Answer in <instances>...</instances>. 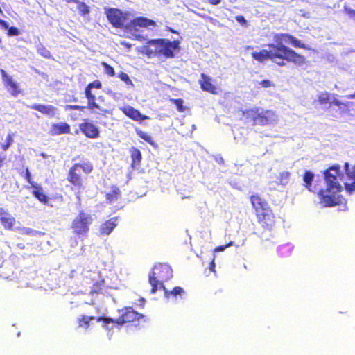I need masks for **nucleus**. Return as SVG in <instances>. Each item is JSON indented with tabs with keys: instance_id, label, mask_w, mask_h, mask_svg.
Wrapping results in <instances>:
<instances>
[{
	"instance_id": "obj_14",
	"label": "nucleus",
	"mask_w": 355,
	"mask_h": 355,
	"mask_svg": "<svg viewBox=\"0 0 355 355\" xmlns=\"http://www.w3.org/2000/svg\"><path fill=\"white\" fill-rule=\"evenodd\" d=\"M81 132L87 138L96 139L99 137L98 128L92 123L85 121L79 125Z\"/></svg>"
},
{
	"instance_id": "obj_39",
	"label": "nucleus",
	"mask_w": 355,
	"mask_h": 355,
	"mask_svg": "<svg viewBox=\"0 0 355 355\" xmlns=\"http://www.w3.org/2000/svg\"><path fill=\"white\" fill-rule=\"evenodd\" d=\"M290 173L288 171L283 172L280 173L279 175V181L282 184H286L289 177H290Z\"/></svg>"
},
{
	"instance_id": "obj_47",
	"label": "nucleus",
	"mask_w": 355,
	"mask_h": 355,
	"mask_svg": "<svg viewBox=\"0 0 355 355\" xmlns=\"http://www.w3.org/2000/svg\"><path fill=\"white\" fill-rule=\"evenodd\" d=\"M232 245V242L230 241L229 243L225 245H219V246H217L215 249H214V251L216 252H218V251H223L227 247H229V246H231Z\"/></svg>"
},
{
	"instance_id": "obj_33",
	"label": "nucleus",
	"mask_w": 355,
	"mask_h": 355,
	"mask_svg": "<svg viewBox=\"0 0 355 355\" xmlns=\"http://www.w3.org/2000/svg\"><path fill=\"white\" fill-rule=\"evenodd\" d=\"M101 65L104 68V72L110 77H113L115 76V71L114 68L107 64L106 62H101Z\"/></svg>"
},
{
	"instance_id": "obj_28",
	"label": "nucleus",
	"mask_w": 355,
	"mask_h": 355,
	"mask_svg": "<svg viewBox=\"0 0 355 355\" xmlns=\"http://www.w3.org/2000/svg\"><path fill=\"white\" fill-rule=\"evenodd\" d=\"M136 134L137 135L140 137L141 139H144L145 141H146L148 144L151 145L153 147H156L157 144L153 141V137L148 135V133L144 132L143 130L140 129H136Z\"/></svg>"
},
{
	"instance_id": "obj_37",
	"label": "nucleus",
	"mask_w": 355,
	"mask_h": 355,
	"mask_svg": "<svg viewBox=\"0 0 355 355\" xmlns=\"http://www.w3.org/2000/svg\"><path fill=\"white\" fill-rule=\"evenodd\" d=\"M13 142V139L12 137V136L10 135H8L6 138V141L5 143L2 144H1V149L4 151H6L9 147L12 145Z\"/></svg>"
},
{
	"instance_id": "obj_45",
	"label": "nucleus",
	"mask_w": 355,
	"mask_h": 355,
	"mask_svg": "<svg viewBox=\"0 0 355 355\" xmlns=\"http://www.w3.org/2000/svg\"><path fill=\"white\" fill-rule=\"evenodd\" d=\"M237 22L243 26H247V21L243 15H237L235 17Z\"/></svg>"
},
{
	"instance_id": "obj_3",
	"label": "nucleus",
	"mask_w": 355,
	"mask_h": 355,
	"mask_svg": "<svg viewBox=\"0 0 355 355\" xmlns=\"http://www.w3.org/2000/svg\"><path fill=\"white\" fill-rule=\"evenodd\" d=\"M345 175L341 171L340 166L336 164L330 166L324 172V180L329 192L340 193L345 189L349 193L355 191V165L349 167L348 162L345 164Z\"/></svg>"
},
{
	"instance_id": "obj_27",
	"label": "nucleus",
	"mask_w": 355,
	"mask_h": 355,
	"mask_svg": "<svg viewBox=\"0 0 355 355\" xmlns=\"http://www.w3.org/2000/svg\"><path fill=\"white\" fill-rule=\"evenodd\" d=\"M105 280L102 278H98L95 280L91 286L90 293L91 294H98L101 293L104 287Z\"/></svg>"
},
{
	"instance_id": "obj_32",
	"label": "nucleus",
	"mask_w": 355,
	"mask_h": 355,
	"mask_svg": "<svg viewBox=\"0 0 355 355\" xmlns=\"http://www.w3.org/2000/svg\"><path fill=\"white\" fill-rule=\"evenodd\" d=\"M78 3V6H77L78 10L81 15L84 16V15L89 13V12H90L89 8L86 3H85L83 2H80L79 1H78V3Z\"/></svg>"
},
{
	"instance_id": "obj_25",
	"label": "nucleus",
	"mask_w": 355,
	"mask_h": 355,
	"mask_svg": "<svg viewBox=\"0 0 355 355\" xmlns=\"http://www.w3.org/2000/svg\"><path fill=\"white\" fill-rule=\"evenodd\" d=\"M121 194V191L116 185L111 186V192L105 195V198L107 202L110 203L116 200Z\"/></svg>"
},
{
	"instance_id": "obj_49",
	"label": "nucleus",
	"mask_w": 355,
	"mask_h": 355,
	"mask_svg": "<svg viewBox=\"0 0 355 355\" xmlns=\"http://www.w3.org/2000/svg\"><path fill=\"white\" fill-rule=\"evenodd\" d=\"M0 26L5 29H8L9 28L8 23L1 19H0Z\"/></svg>"
},
{
	"instance_id": "obj_6",
	"label": "nucleus",
	"mask_w": 355,
	"mask_h": 355,
	"mask_svg": "<svg viewBox=\"0 0 355 355\" xmlns=\"http://www.w3.org/2000/svg\"><path fill=\"white\" fill-rule=\"evenodd\" d=\"M173 277V270L167 263H156L148 276V282L151 286L150 293L155 294L159 288L164 286V282Z\"/></svg>"
},
{
	"instance_id": "obj_53",
	"label": "nucleus",
	"mask_w": 355,
	"mask_h": 355,
	"mask_svg": "<svg viewBox=\"0 0 355 355\" xmlns=\"http://www.w3.org/2000/svg\"><path fill=\"white\" fill-rule=\"evenodd\" d=\"M253 49V47L251 46H248L246 47V49H248H248Z\"/></svg>"
},
{
	"instance_id": "obj_29",
	"label": "nucleus",
	"mask_w": 355,
	"mask_h": 355,
	"mask_svg": "<svg viewBox=\"0 0 355 355\" xmlns=\"http://www.w3.org/2000/svg\"><path fill=\"white\" fill-rule=\"evenodd\" d=\"M94 320H96V318L94 316L82 315L78 320V327L88 329L89 327L90 322Z\"/></svg>"
},
{
	"instance_id": "obj_51",
	"label": "nucleus",
	"mask_w": 355,
	"mask_h": 355,
	"mask_svg": "<svg viewBox=\"0 0 355 355\" xmlns=\"http://www.w3.org/2000/svg\"><path fill=\"white\" fill-rule=\"evenodd\" d=\"M121 45H123V46H125L127 48H130L131 46H132L131 44H129V43L125 42H121Z\"/></svg>"
},
{
	"instance_id": "obj_23",
	"label": "nucleus",
	"mask_w": 355,
	"mask_h": 355,
	"mask_svg": "<svg viewBox=\"0 0 355 355\" xmlns=\"http://www.w3.org/2000/svg\"><path fill=\"white\" fill-rule=\"evenodd\" d=\"M32 188V194L42 203L47 204L49 202L48 196L43 192L42 187L37 184L34 185Z\"/></svg>"
},
{
	"instance_id": "obj_55",
	"label": "nucleus",
	"mask_w": 355,
	"mask_h": 355,
	"mask_svg": "<svg viewBox=\"0 0 355 355\" xmlns=\"http://www.w3.org/2000/svg\"><path fill=\"white\" fill-rule=\"evenodd\" d=\"M76 197H77V198H78L79 200L80 199V196H79V195H76Z\"/></svg>"
},
{
	"instance_id": "obj_34",
	"label": "nucleus",
	"mask_w": 355,
	"mask_h": 355,
	"mask_svg": "<svg viewBox=\"0 0 355 355\" xmlns=\"http://www.w3.org/2000/svg\"><path fill=\"white\" fill-rule=\"evenodd\" d=\"M170 101L175 105L178 110L180 112L185 111L186 108L184 107V101L182 98H171Z\"/></svg>"
},
{
	"instance_id": "obj_17",
	"label": "nucleus",
	"mask_w": 355,
	"mask_h": 355,
	"mask_svg": "<svg viewBox=\"0 0 355 355\" xmlns=\"http://www.w3.org/2000/svg\"><path fill=\"white\" fill-rule=\"evenodd\" d=\"M121 110L125 116L135 121L141 122L149 119L148 116L142 114L138 110L131 106L124 107Z\"/></svg>"
},
{
	"instance_id": "obj_4",
	"label": "nucleus",
	"mask_w": 355,
	"mask_h": 355,
	"mask_svg": "<svg viewBox=\"0 0 355 355\" xmlns=\"http://www.w3.org/2000/svg\"><path fill=\"white\" fill-rule=\"evenodd\" d=\"M180 44L178 40L171 41L166 38L151 39L143 46L142 49L143 53L149 58L162 55L166 58H173L175 56V52L180 50Z\"/></svg>"
},
{
	"instance_id": "obj_46",
	"label": "nucleus",
	"mask_w": 355,
	"mask_h": 355,
	"mask_svg": "<svg viewBox=\"0 0 355 355\" xmlns=\"http://www.w3.org/2000/svg\"><path fill=\"white\" fill-rule=\"evenodd\" d=\"M7 155L0 153V168H2L6 164Z\"/></svg>"
},
{
	"instance_id": "obj_21",
	"label": "nucleus",
	"mask_w": 355,
	"mask_h": 355,
	"mask_svg": "<svg viewBox=\"0 0 355 355\" xmlns=\"http://www.w3.org/2000/svg\"><path fill=\"white\" fill-rule=\"evenodd\" d=\"M314 174L310 171H306L303 175L304 186L309 191L313 193H316L318 189L316 187L312 186L313 181Z\"/></svg>"
},
{
	"instance_id": "obj_42",
	"label": "nucleus",
	"mask_w": 355,
	"mask_h": 355,
	"mask_svg": "<svg viewBox=\"0 0 355 355\" xmlns=\"http://www.w3.org/2000/svg\"><path fill=\"white\" fill-rule=\"evenodd\" d=\"M345 12L349 16V17L355 19V10L349 7H344Z\"/></svg>"
},
{
	"instance_id": "obj_19",
	"label": "nucleus",
	"mask_w": 355,
	"mask_h": 355,
	"mask_svg": "<svg viewBox=\"0 0 355 355\" xmlns=\"http://www.w3.org/2000/svg\"><path fill=\"white\" fill-rule=\"evenodd\" d=\"M71 131L70 125L65 122L55 123L51 126L49 133L51 135H59L62 134H69Z\"/></svg>"
},
{
	"instance_id": "obj_11",
	"label": "nucleus",
	"mask_w": 355,
	"mask_h": 355,
	"mask_svg": "<svg viewBox=\"0 0 355 355\" xmlns=\"http://www.w3.org/2000/svg\"><path fill=\"white\" fill-rule=\"evenodd\" d=\"M327 188L326 189H318L316 191L320 203L325 207H331L336 205L345 204L346 200L340 195H336L337 193L332 192L331 194H327Z\"/></svg>"
},
{
	"instance_id": "obj_24",
	"label": "nucleus",
	"mask_w": 355,
	"mask_h": 355,
	"mask_svg": "<svg viewBox=\"0 0 355 355\" xmlns=\"http://www.w3.org/2000/svg\"><path fill=\"white\" fill-rule=\"evenodd\" d=\"M85 96L87 99V107L90 110H94V109H98L102 111L104 114L108 112L107 110H102L99 105L96 103V97L94 94H85Z\"/></svg>"
},
{
	"instance_id": "obj_48",
	"label": "nucleus",
	"mask_w": 355,
	"mask_h": 355,
	"mask_svg": "<svg viewBox=\"0 0 355 355\" xmlns=\"http://www.w3.org/2000/svg\"><path fill=\"white\" fill-rule=\"evenodd\" d=\"M215 256H214V257L211 259L210 263H209V268L211 271L212 272H215Z\"/></svg>"
},
{
	"instance_id": "obj_38",
	"label": "nucleus",
	"mask_w": 355,
	"mask_h": 355,
	"mask_svg": "<svg viewBox=\"0 0 355 355\" xmlns=\"http://www.w3.org/2000/svg\"><path fill=\"white\" fill-rule=\"evenodd\" d=\"M118 77L127 85H132V80L126 73L121 71L118 74Z\"/></svg>"
},
{
	"instance_id": "obj_9",
	"label": "nucleus",
	"mask_w": 355,
	"mask_h": 355,
	"mask_svg": "<svg viewBox=\"0 0 355 355\" xmlns=\"http://www.w3.org/2000/svg\"><path fill=\"white\" fill-rule=\"evenodd\" d=\"M92 222L93 218L90 214L83 209L79 211L71 222L72 232L78 236H87Z\"/></svg>"
},
{
	"instance_id": "obj_26",
	"label": "nucleus",
	"mask_w": 355,
	"mask_h": 355,
	"mask_svg": "<svg viewBox=\"0 0 355 355\" xmlns=\"http://www.w3.org/2000/svg\"><path fill=\"white\" fill-rule=\"evenodd\" d=\"M162 289L163 290L164 293V296L166 298H170L171 296H181L184 293V290L180 286H175L172 289V291L167 290V288L165 286H162Z\"/></svg>"
},
{
	"instance_id": "obj_35",
	"label": "nucleus",
	"mask_w": 355,
	"mask_h": 355,
	"mask_svg": "<svg viewBox=\"0 0 355 355\" xmlns=\"http://www.w3.org/2000/svg\"><path fill=\"white\" fill-rule=\"evenodd\" d=\"M21 175H22L25 180L31 185V187H33L34 185H36L37 184L34 182L31 172L28 167L25 168V171L24 173H20Z\"/></svg>"
},
{
	"instance_id": "obj_41",
	"label": "nucleus",
	"mask_w": 355,
	"mask_h": 355,
	"mask_svg": "<svg viewBox=\"0 0 355 355\" xmlns=\"http://www.w3.org/2000/svg\"><path fill=\"white\" fill-rule=\"evenodd\" d=\"M259 85L261 87H264V88L273 87L275 85L272 81L267 80V79L260 81L259 83Z\"/></svg>"
},
{
	"instance_id": "obj_8",
	"label": "nucleus",
	"mask_w": 355,
	"mask_h": 355,
	"mask_svg": "<svg viewBox=\"0 0 355 355\" xmlns=\"http://www.w3.org/2000/svg\"><path fill=\"white\" fill-rule=\"evenodd\" d=\"M80 170L85 174L92 173L94 170L92 163L90 162L75 163L69 168L67 174V180L70 183L72 190L80 191L85 188L84 178Z\"/></svg>"
},
{
	"instance_id": "obj_10",
	"label": "nucleus",
	"mask_w": 355,
	"mask_h": 355,
	"mask_svg": "<svg viewBox=\"0 0 355 355\" xmlns=\"http://www.w3.org/2000/svg\"><path fill=\"white\" fill-rule=\"evenodd\" d=\"M119 316L114 320V324L117 327H121L128 324H135L145 316L143 314L135 311L131 306H125L118 310Z\"/></svg>"
},
{
	"instance_id": "obj_18",
	"label": "nucleus",
	"mask_w": 355,
	"mask_h": 355,
	"mask_svg": "<svg viewBox=\"0 0 355 355\" xmlns=\"http://www.w3.org/2000/svg\"><path fill=\"white\" fill-rule=\"evenodd\" d=\"M275 40L277 41L279 39L288 42L293 47L300 48L302 49H308L306 44L301 42L300 40L297 39L295 37L289 35L288 33H281L275 36Z\"/></svg>"
},
{
	"instance_id": "obj_44",
	"label": "nucleus",
	"mask_w": 355,
	"mask_h": 355,
	"mask_svg": "<svg viewBox=\"0 0 355 355\" xmlns=\"http://www.w3.org/2000/svg\"><path fill=\"white\" fill-rule=\"evenodd\" d=\"M331 103L339 107L340 108H341L343 107H347V105L349 104V103H343L338 99H334L331 101Z\"/></svg>"
},
{
	"instance_id": "obj_43",
	"label": "nucleus",
	"mask_w": 355,
	"mask_h": 355,
	"mask_svg": "<svg viewBox=\"0 0 355 355\" xmlns=\"http://www.w3.org/2000/svg\"><path fill=\"white\" fill-rule=\"evenodd\" d=\"M85 108V106H81L78 105H68L66 106V109L68 110H80L83 111Z\"/></svg>"
},
{
	"instance_id": "obj_15",
	"label": "nucleus",
	"mask_w": 355,
	"mask_h": 355,
	"mask_svg": "<svg viewBox=\"0 0 355 355\" xmlns=\"http://www.w3.org/2000/svg\"><path fill=\"white\" fill-rule=\"evenodd\" d=\"M200 88L208 93L211 94H218V88L212 83L211 78L204 73L200 74V79L199 80Z\"/></svg>"
},
{
	"instance_id": "obj_36",
	"label": "nucleus",
	"mask_w": 355,
	"mask_h": 355,
	"mask_svg": "<svg viewBox=\"0 0 355 355\" xmlns=\"http://www.w3.org/2000/svg\"><path fill=\"white\" fill-rule=\"evenodd\" d=\"M318 102L321 105L327 104L331 102L330 94L329 93H322L318 96Z\"/></svg>"
},
{
	"instance_id": "obj_50",
	"label": "nucleus",
	"mask_w": 355,
	"mask_h": 355,
	"mask_svg": "<svg viewBox=\"0 0 355 355\" xmlns=\"http://www.w3.org/2000/svg\"><path fill=\"white\" fill-rule=\"evenodd\" d=\"M208 1L211 5H218L220 3V0H208Z\"/></svg>"
},
{
	"instance_id": "obj_7",
	"label": "nucleus",
	"mask_w": 355,
	"mask_h": 355,
	"mask_svg": "<svg viewBox=\"0 0 355 355\" xmlns=\"http://www.w3.org/2000/svg\"><path fill=\"white\" fill-rule=\"evenodd\" d=\"M243 116L252 125L266 126L272 123L277 119L275 112L270 110H264L259 107L246 109L243 111Z\"/></svg>"
},
{
	"instance_id": "obj_2",
	"label": "nucleus",
	"mask_w": 355,
	"mask_h": 355,
	"mask_svg": "<svg viewBox=\"0 0 355 355\" xmlns=\"http://www.w3.org/2000/svg\"><path fill=\"white\" fill-rule=\"evenodd\" d=\"M105 14L108 22L113 28L123 29L128 33H132L135 39L137 40H142L144 39L142 35L136 34V33L139 31L140 28L156 26L155 21L144 17H135L129 23H126L128 12H123L117 8H105Z\"/></svg>"
},
{
	"instance_id": "obj_30",
	"label": "nucleus",
	"mask_w": 355,
	"mask_h": 355,
	"mask_svg": "<svg viewBox=\"0 0 355 355\" xmlns=\"http://www.w3.org/2000/svg\"><path fill=\"white\" fill-rule=\"evenodd\" d=\"M101 87H102V84H101V81L98 80H95L93 82L89 83L87 85V87H85V94H93L92 92V89L93 88L100 89H101Z\"/></svg>"
},
{
	"instance_id": "obj_22",
	"label": "nucleus",
	"mask_w": 355,
	"mask_h": 355,
	"mask_svg": "<svg viewBox=\"0 0 355 355\" xmlns=\"http://www.w3.org/2000/svg\"><path fill=\"white\" fill-rule=\"evenodd\" d=\"M116 226V218L107 220L100 226V234L101 235H108L112 232Z\"/></svg>"
},
{
	"instance_id": "obj_40",
	"label": "nucleus",
	"mask_w": 355,
	"mask_h": 355,
	"mask_svg": "<svg viewBox=\"0 0 355 355\" xmlns=\"http://www.w3.org/2000/svg\"><path fill=\"white\" fill-rule=\"evenodd\" d=\"M19 34H20V32L18 30V28L16 27L11 26V27L8 28V29L7 35L8 36H17Z\"/></svg>"
},
{
	"instance_id": "obj_16",
	"label": "nucleus",
	"mask_w": 355,
	"mask_h": 355,
	"mask_svg": "<svg viewBox=\"0 0 355 355\" xmlns=\"http://www.w3.org/2000/svg\"><path fill=\"white\" fill-rule=\"evenodd\" d=\"M28 107L31 110H37L41 114L49 117H53L58 112V108L52 105L35 103L28 105Z\"/></svg>"
},
{
	"instance_id": "obj_52",
	"label": "nucleus",
	"mask_w": 355,
	"mask_h": 355,
	"mask_svg": "<svg viewBox=\"0 0 355 355\" xmlns=\"http://www.w3.org/2000/svg\"><path fill=\"white\" fill-rule=\"evenodd\" d=\"M67 3H78V0H65Z\"/></svg>"
},
{
	"instance_id": "obj_54",
	"label": "nucleus",
	"mask_w": 355,
	"mask_h": 355,
	"mask_svg": "<svg viewBox=\"0 0 355 355\" xmlns=\"http://www.w3.org/2000/svg\"><path fill=\"white\" fill-rule=\"evenodd\" d=\"M349 98H352L354 97V95H349L347 96Z\"/></svg>"
},
{
	"instance_id": "obj_31",
	"label": "nucleus",
	"mask_w": 355,
	"mask_h": 355,
	"mask_svg": "<svg viewBox=\"0 0 355 355\" xmlns=\"http://www.w3.org/2000/svg\"><path fill=\"white\" fill-rule=\"evenodd\" d=\"M114 320L115 319L105 317V316H99V317L96 318V320L97 322H103L104 327L105 329H107V330H111V328L109 327V324L111 323L114 324Z\"/></svg>"
},
{
	"instance_id": "obj_1",
	"label": "nucleus",
	"mask_w": 355,
	"mask_h": 355,
	"mask_svg": "<svg viewBox=\"0 0 355 355\" xmlns=\"http://www.w3.org/2000/svg\"><path fill=\"white\" fill-rule=\"evenodd\" d=\"M268 49H261L252 53L253 60L259 62L271 61L278 67H284L288 63L301 67L306 64L307 61L303 55L297 53L295 50L282 43H268L265 44Z\"/></svg>"
},
{
	"instance_id": "obj_5",
	"label": "nucleus",
	"mask_w": 355,
	"mask_h": 355,
	"mask_svg": "<svg viewBox=\"0 0 355 355\" xmlns=\"http://www.w3.org/2000/svg\"><path fill=\"white\" fill-rule=\"evenodd\" d=\"M250 201L257 222L263 228L270 230L275 224V216L268 202L258 194L250 196Z\"/></svg>"
},
{
	"instance_id": "obj_20",
	"label": "nucleus",
	"mask_w": 355,
	"mask_h": 355,
	"mask_svg": "<svg viewBox=\"0 0 355 355\" xmlns=\"http://www.w3.org/2000/svg\"><path fill=\"white\" fill-rule=\"evenodd\" d=\"M130 158H131V167L132 168H138L142 160V154L139 149L136 147L132 146L129 149Z\"/></svg>"
},
{
	"instance_id": "obj_12",
	"label": "nucleus",
	"mask_w": 355,
	"mask_h": 355,
	"mask_svg": "<svg viewBox=\"0 0 355 355\" xmlns=\"http://www.w3.org/2000/svg\"><path fill=\"white\" fill-rule=\"evenodd\" d=\"M2 80L4 85V87L6 88L7 91L14 97H16L21 92V90L19 88V85L17 83L15 82L12 80V78L8 76L5 70H0Z\"/></svg>"
},
{
	"instance_id": "obj_13",
	"label": "nucleus",
	"mask_w": 355,
	"mask_h": 355,
	"mask_svg": "<svg viewBox=\"0 0 355 355\" xmlns=\"http://www.w3.org/2000/svg\"><path fill=\"white\" fill-rule=\"evenodd\" d=\"M0 223L6 230L12 231L14 230L16 220L4 208L0 207Z\"/></svg>"
}]
</instances>
